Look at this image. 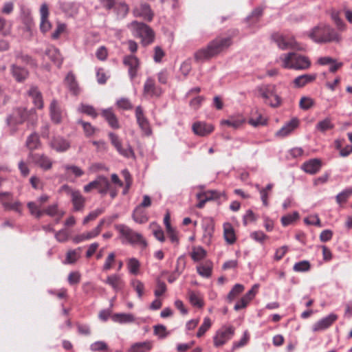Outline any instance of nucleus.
Here are the masks:
<instances>
[{
    "label": "nucleus",
    "mask_w": 352,
    "mask_h": 352,
    "mask_svg": "<svg viewBox=\"0 0 352 352\" xmlns=\"http://www.w3.org/2000/svg\"><path fill=\"white\" fill-rule=\"evenodd\" d=\"M232 44V40L230 36H217L210 41L206 47L195 52V60L197 63L208 60L226 50Z\"/></svg>",
    "instance_id": "1"
},
{
    "label": "nucleus",
    "mask_w": 352,
    "mask_h": 352,
    "mask_svg": "<svg viewBox=\"0 0 352 352\" xmlns=\"http://www.w3.org/2000/svg\"><path fill=\"white\" fill-rule=\"evenodd\" d=\"M335 127L330 117H327L319 121L316 125V129L322 133H326L329 130H331Z\"/></svg>",
    "instance_id": "32"
},
{
    "label": "nucleus",
    "mask_w": 352,
    "mask_h": 352,
    "mask_svg": "<svg viewBox=\"0 0 352 352\" xmlns=\"http://www.w3.org/2000/svg\"><path fill=\"white\" fill-rule=\"evenodd\" d=\"M256 116H254L253 113L250 118L248 120V123L254 127L258 126H263L267 124V120L265 119L261 113H258L257 111H255Z\"/></svg>",
    "instance_id": "40"
},
{
    "label": "nucleus",
    "mask_w": 352,
    "mask_h": 352,
    "mask_svg": "<svg viewBox=\"0 0 352 352\" xmlns=\"http://www.w3.org/2000/svg\"><path fill=\"white\" fill-rule=\"evenodd\" d=\"M28 208L32 215L34 216L37 219H40L44 214L43 210H41V205L36 204L35 202H28Z\"/></svg>",
    "instance_id": "45"
},
{
    "label": "nucleus",
    "mask_w": 352,
    "mask_h": 352,
    "mask_svg": "<svg viewBox=\"0 0 352 352\" xmlns=\"http://www.w3.org/2000/svg\"><path fill=\"white\" fill-rule=\"evenodd\" d=\"M206 256V251L201 247H195L192 249L190 256L194 261H199Z\"/></svg>",
    "instance_id": "46"
},
{
    "label": "nucleus",
    "mask_w": 352,
    "mask_h": 352,
    "mask_svg": "<svg viewBox=\"0 0 352 352\" xmlns=\"http://www.w3.org/2000/svg\"><path fill=\"white\" fill-rule=\"evenodd\" d=\"M280 58L283 61V67L284 68L298 70L307 69L311 65V62L307 57L294 52L283 54Z\"/></svg>",
    "instance_id": "4"
},
{
    "label": "nucleus",
    "mask_w": 352,
    "mask_h": 352,
    "mask_svg": "<svg viewBox=\"0 0 352 352\" xmlns=\"http://www.w3.org/2000/svg\"><path fill=\"white\" fill-rule=\"evenodd\" d=\"M212 265L210 263H206L197 267L198 274L204 277L209 278L212 274Z\"/></svg>",
    "instance_id": "44"
},
{
    "label": "nucleus",
    "mask_w": 352,
    "mask_h": 352,
    "mask_svg": "<svg viewBox=\"0 0 352 352\" xmlns=\"http://www.w3.org/2000/svg\"><path fill=\"white\" fill-rule=\"evenodd\" d=\"M28 159L31 162L44 170H50L52 166L51 159L43 153H33L30 152L28 155Z\"/></svg>",
    "instance_id": "10"
},
{
    "label": "nucleus",
    "mask_w": 352,
    "mask_h": 352,
    "mask_svg": "<svg viewBox=\"0 0 352 352\" xmlns=\"http://www.w3.org/2000/svg\"><path fill=\"white\" fill-rule=\"evenodd\" d=\"M258 96L264 102L272 107H278L281 103V98L276 94V87L273 84H263L256 87Z\"/></svg>",
    "instance_id": "5"
},
{
    "label": "nucleus",
    "mask_w": 352,
    "mask_h": 352,
    "mask_svg": "<svg viewBox=\"0 0 352 352\" xmlns=\"http://www.w3.org/2000/svg\"><path fill=\"white\" fill-rule=\"evenodd\" d=\"M45 54L58 66L63 62V58L58 49L54 46L50 47L45 52Z\"/></svg>",
    "instance_id": "31"
},
{
    "label": "nucleus",
    "mask_w": 352,
    "mask_h": 352,
    "mask_svg": "<svg viewBox=\"0 0 352 352\" xmlns=\"http://www.w3.org/2000/svg\"><path fill=\"white\" fill-rule=\"evenodd\" d=\"M135 118L137 122L144 135L149 136L152 134V129L148 119L144 114L143 109L140 106L135 109Z\"/></svg>",
    "instance_id": "12"
},
{
    "label": "nucleus",
    "mask_w": 352,
    "mask_h": 352,
    "mask_svg": "<svg viewBox=\"0 0 352 352\" xmlns=\"http://www.w3.org/2000/svg\"><path fill=\"white\" fill-rule=\"evenodd\" d=\"M338 319V316L335 314H330L327 316L322 318L316 322L313 327V331H320L329 328Z\"/></svg>",
    "instance_id": "17"
},
{
    "label": "nucleus",
    "mask_w": 352,
    "mask_h": 352,
    "mask_svg": "<svg viewBox=\"0 0 352 352\" xmlns=\"http://www.w3.org/2000/svg\"><path fill=\"white\" fill-rule=\"evenodd\" d=\"M104 283L109 285L115 292H118L124 287V282L118 274L108 276Z\"/></svg>",
    "instance_id": "19"
},
{
    "label": "nucleus",
    "mask_w": 352,
    "mask_h": 352,
    "mask_svg": "<svg viewBox=\"0 0 352 352\" xmlns=\"http://www.w3.org/2000/svg\"><path fill=\"white\" fill-rule=\"evenodd\" d=\"M151 347L152 344L150 341L136 342L131 345L128 352H147L151 350Z\"/></svg>",
    "instance_id": "35"
},
{
    "label": "nucleus",
    "mask_w": 352,
    "mask_h": 352,
    "mask_svg": "<svg viewBox=\"0 0 352 352\" xmlns=\"http://www.w3.org/2000/svg\"><path fill=\"white\" fill-rule=\"evenodd\" d=\"M202 196H206L209 201L220 199L221 197H225L224 192H221L216 190H211L204 192L203 193L197 194V197L200 199Z\"/></svg>",
    "instance_id": "43"
},
{
    "label": "nucleus",
    "mask_w": 352,
    "mask_h": 352,
    "mask_svg": "<svg viewBox=\"0 0 352 352\" xmlns=\"http://www.w3.org/2000/svg\"><path fill=\"white\" fill-rule=\"evenodd\" d=\"M44 214H46L50 217H54L57 214H60L62 217L64 214V212H59L58 205L56 204L47 206L43 210Z\"/></svg>",
    "instance_id": "57"
},
{
    "label": "nucleus",
    "mask_w": 352,
    "mask_h": 352,
    "mask_svg": "<svg viewBox=\"0 0 352 352\" xmlns=\"http://www.w3.org/2000/svg\"><path fill=\"white\" fill-rule=\"evenodd\" d=\"M116 263V254L114 252H110L105 258L104 263L102 267L103 272H107L111 270Z\"/></svg>",
    "instance_id": "51"
},
{
    "label": "nucleus",
    "mask_w": 352,
    "mask_h": 352,
    "mask_svg": "<svg viewBox=\"0 0 352 352\" xmlns=\"http://www.w3.org/2000/svg\"><path fill=\"white\" fill-rule=\"evenodd\" d=\"M10 193L8 192H0V201H1L2 205L6 210H13L19 213L20 215L22 214V204L19 201H14V203H10L2 201V197L4 196H9Z\"/></svg>",
    "instance_id": "26"
},
{
    "label": "nucleus",
    "mask_w": 352,
    "mask_h": 352,
    "mask_svg": "<svg viewBox=\"0 0 352 352\" xmlns=\"http://www.w3.org/2000/svg\"><path fill=\"white\" fill-rule=\"evenodd\" d=\"M131 285L136 292L138 298L141 299L144 295V283L140 280L134 279L131 280Z\"/></svg>",
    "instance_id": "50"
},
{
    "label": "nucleus",
    "mask_w": 352,
    "mask_h": 352,
    "mask_svg": "<svg viewBox=\"0 0 352 352\" xmlns=\"http://www.w3.org/2000/svg\"><path fill=\"white\" fill-rule=\"evenodd\" d=\"M272 38L281 50L294 49L297 50H304L303 47L298 46V43L293 38H288L279 34H273Z\"/></svg>",
    "instance_id": "11"
},
{
    "label": "nucleus",
    "mask_w": 352,
    "mask_h": 352,
    "mask_svg": "<svg viewBox=\"0 0 352 352\" xmlns=\"http://www.w3.org/2000/svg\"><path fill=\"white\" fill-rule=\"evenodd\" d=\"M90 349L92 351H107L108 346L103 341H97L91 344Z\"/></svg>",
    "instance_id": "63"
},
{
    "label": "nucleus",
    "mask_w": 352,
    "mask_h": 352,
    "mask_svg": "<svg viewBox=\"0 0 352 352\" xmlns=\"http://www.w3.org/2000/svg\"><path fill=\"white\" fill-rule=\"evenodd\" d=\"M50 111L52 120L54 123H60L62 120V112L56 100H53L52 101L50 107Z\"/></svg>",
    "instance_id": "28"
},
{
    "label": "nucleus",
    "mask_w": 352,
    "mask_h": 352,
    "mask_svg": "<svg viewBox=\"0 0 352 352\" xmlns=\"http://www.w3.org/2000/svg\"><path fill=\"white\" fill-rule=\"evenodd\" d=\"M244 290V286L241 284H236L228 294V300L229 302L232 301L238 295Z\"/></svg>",
    "instance_id": "54"
},
{
    "label": "nucleus",
    "mask_w": 352,
    "mask_h": 352,
    "mask_svg": "<svg viewBox=\"0 0 352 352\" xmlns=\"http://www.w3.org/2000/svg\"><path fill=\"white\" fill-rule=\"evenodd\" d=\"M26 146L31 151L37 149L41 146V142L39 140L38 135L36 133H33L30 135L25 142Z\"/></svg>",
    "instance_id": "38"
},
{
    "label": "nucleus",
    "mask_w": 352,
    "mask_h": 352,
    "mask_svg": "<svg viewBox=\"0 0 352 352\" xmlns=\"http://www.w3.org/2000/svg\"><path fill=\"white\" fill-rule=\"evenodd\" d=\"M133 12L136 16H142L145 20L151 21L153 17V12L148 4L141 3L139 7H136L133 10Z\"/></svg>",
    "instance_id": "23"
},
{
    "label": "nucleus",
    "mask_w": 352,
    "mask_h": 352,
    "mask_svg": "<svg viewBox=\"0 0 352 352\" xmlns=\"http://www.w3.org/2000/svg\"><path fill=\"white\" fill-rule=\"evenodd\" d=\"M127 267L131 274L136 275L139 272L140 263L138 259L131 258L128 261Z\"/></svg>",
    "instance_id": "53"
},
{
    "label": "nucleus",
    "mask_w": 352,
    "mask_h": 352,
    "mask_svg": "<svg viewBox=\"0 0 352 352\" xmlns=\"http://www.w3.org/2000/svg\"><path fill=\"white\" fill-rule=\"evenodd\" d=\"M78 111L82 113H85L93 118H96L98 116V113L93 106L89 104H81Z\"/></svg>",
    "instance_id": "48"
},
{
    "label": "nucleus",
    "mask_w": 352,
    "mask_h": 352,
    "mask_svg": "<svg viewBox=\"0 0 352 352\" xmlns=\"http://www.w3.org/2000/svg\"><path fill=\"white\" fill-rule=\"evenodd\" d=\"M223 236L225 241L230 245H232L236 241V235L233 226L230 223H225L223 224Z\"/></svg>",
    "instance_id": "29"
},
{
    "label": "nucleus",
    "mask_w": 352,
    "mask_h": 352,
    "mask_svg": "<svg viewBox=\"0 0 352 352\" xmlns=\"http://www.w3.org/2000/svg\"><path fill=\"white\" fill-rule=\"evenodd\" d=\"M310 263L307 261H302L295 263L294 265V270L295 272H307L310 269Z\"/></svg>",
    "instance_id": "58"
},
{
    "label": "nucleus",
    "mask_w": 352,
    "mask_h": 352,
    "mask_svg": "<svg viewBox=\"0 0 352 352\" xmlns=\"http://www.w3.org/2000/svg\"><path fill=\"white\" fill-rule=\"evenodd\" d=\"M103 212V210L100 208H98L94 211H91L87 216H86L83 221L82 223L84 225L87 224L90 221H93L96 219L100 214Z\"/></svg>",
    "instance_id": "62"
},
{
    "label": "nucleus",
    "mask_w": 352,
    "mask_h": 352,
    "mask_svg": "<svg viewBox=\"0 0 352 352\" xmlns=\"http://www.w3.org/2000/svg\"><path fill=\"white\" fill-rule=\"evenodd\" d=\"M26 118V112L22 109H14L12 114L6 118V123L8 126H15L22 124Z\"/></svg>",
    "instance_id": "14"
},
{
    "label": "nucleus",
    "mask_w": 352,
    "mask_h": 352,
    "mask_svg": "<svg viewBox=\"0 0 352 352\" xmlns=\"http://www.w3.org/2000/svg\"><path fill=\"white\" fill-rule=\"evenodd\" d=\"M234 333V329L232 327H222L213 337L214 346L217 348L222 346L232 338Z\"/></svg>",
    "instance_id": "8"
},
{
    "label": "nucleus",
    "mask_w": 352,
    "mask_h": 352,
    "mask_svg": "<svg viewBox=\"0 0 352 352\" xmlns=\"http://www.w3.org/2000/svg\"><path fill=\"white\" fill-rule=\"evenodd\" d=\"M299 121L297 118H293L287 122L280 130L276 133V136L284 138L289 135L298 126Z\"/></svg>",
    "instance_id": "21"
},
{
    "label": "nucleus",
    "mask_w": 352,
    "mask_h": 352,
    "mask_svg": "<svg viewBox=\"0 0 352 352\" xmlns=\"http://www.w3.org/2000/svg\"><path fill=\"white\" fill-rule=\"evenodd\" d=\"M85 192H89L92 189H98V192L105 195L110 190V182L104 176H98L95 180L89 182L83 188Z\"/></svg>",
    "instance_id": "7"
},
{
    "label": "nucleus",
    "mask_w": 352,
    "mask_h": 352,
    "mask_svg": "<svg viewBox=\"0 0 352 352\" xmlns=\"http://www.w3.org/2000/svg\"><path fill=\"white\" fill-rule=\"evenodd\" d=\"M123 64L128 67L129 75L133 80L140 68V60L135 56L127 55L123 58Z\"/></svg>",
    "instance_id": "13"
},
{
    "label": "nucleus",
    "mask_w": 352,
    "mask_h": 352,
    "mask_svg": "<svg viewBox=\"0 0 352 352\" xmlns=\"http://www.w3.org/2000/svg\"><path fill=\"white\" fill-rule=\"evenodd\" d=\"M352 195V186L344 189L336 197V201L338 204L345 203L349 197Z\"/></svg>",
    "instance_id": "49"
},
{
    "label": "nucleus",
    "mask_w": 352,
    "mask_h": 352,
    "mask_svg": "<svg viewBox=\"0 0 352 352\" xmlns=\"http://www.w3.org/2000/svg\"><path fill=\"white\" fill-rule=\"evenodd\" d=\"M29 95L32 97L35 106L38 109H42L43 102L41 92L38 90L37 87H32L28 91Z\"/></svg>",
    "instance_id": "36"
},
{
    "label": "nucleus",
    "mask_w": 352,
    "mask_h": 352,
    "mask_svg": "<svg viewBox=\"0 0 352 352\" xmlns=\"http://www.w3.org/2000/svg\"><path fill=\"white\" fill-rule=\"evenodd\" d=\"M188 299L192 306L202 307L204 305L202 298L199 292L189 290Z\"/></svg>",
    "instance_id": "39"
},
{
    "label": "nucleus",
    "mask_w": 352,
    "mask_h": 352,
    "mask_svg": "<svg viewBox=\"0 0 352 352\" xmlns=\"http://www.w3.org/2000/svg\"><path fill=\"white\" fill-rule=\"evenodd\" d=\"M133 219L138 223L142 224L148 221V217L144 208L137 206L132 214Z\"/></svg>",
    "instance_id": "33"
},
{
    "label": "nucleus",
    "mask_w": 352,
    "mask_h": 352,
    "mask_svg": "<svg viewBox=\"0 0 352 352\" xmlns=\"http://www.w3.org/2000/svg\"><path fill=\"white\" fill-rule=\"evenodd\" d=\"M101 114L111 128L114 129L120 128L118 120L112 109H102Z\"/></svg>",
    "instance_id": "24"
},
{
    "label": "nucleus",
    "mask_w": 352,
    "mask_h": 352,
    "mask_svg": "<svg viewBox=\"0 0 352 352\" xmlns=\"http://www.w3.org/2000/svg\"><path fill=\"white\" fill-rule=\"evenodd\" d=\"M299 217L298 212H294L292 214H287L281 218V223L283 226H287L295 221Z\"/></svg>",
    "instance_id": "59"
},
{
    "label": "nucleus",
    "mask_w": 352,
    "mask_h": 352,
    "mask_svg": "<svg viewBox=\"0 0 352 352\" xmlns=\"http://www.w3.org/2000/svg\"><path fill=\"white\" fill-rule=\"evenodd\" d=\"M204 232L203 237L206 242L209 243L214 232V225L211 220L209 219L206 221L205 223L204 224Z\"/></svg>",
    "instance_id": "41"
},
{
    "label": "nucleus",
    "mask_w": 352,
    "mask_h": 352,
    "mask_svg": "<svg viewBox=\"0 0 352 352\" xmlns=\"http://www.w3.org/2000/svg\"><path fill=\"white\" fill-rule=\"evenodd\" d=\"M10 71L12 77L19 82H23L29 76L26 69L15 64L10 66Z\"/></svg>",
    "instance_id": "22"
},
{
    "label": "nucleus",
    "mask_w": 352,
    "mask_h": 352,
    "mask_svg": "<svg viewBox=\"0 0 352 352\" xmlns=\"http://www.w3.org/2000/svg\"><path fill=\"white\" fill-rule=\"evenodd\" d=\"M212 324L211 320L208 317H206L204 319L202 324L199 327L197 333V336L200 338L203 336L205 333L210 328Z\"/></svg>",
    "instance_id": "55"
},
{
    "label": "nucleus",
    "mask_w": 352,
    "mask_h": 352,
    "mask_svg": "<svg viewBox=\"0 0 352 352\" xmlns=\"http://www.w3.org/2000/svg\"><path fill=\"white\" fill-rule=\"evenodd\" d=\"M79 254L76 250H69L67 253L65 263L73 264L79 258Z\"/></svg>",
    "instance_id": "60"
},
{
    "label": "nucleus",
    "mask_w": 352,
    "mask_h": 352,
    "mask_svg": "<svg viewBox=\"0 0 352 352\" xmlns=\"http://www.w3.org/2000/svg\"><path fill=\"white\" fill-rule=\"evenodd\" d=\"M65 83L74 94L76 95L78 94V86L73 74L69 73L67 75L65 78Z\"/></svg>",
    "instance_id": "42"
},
{
    "label": "nucleus",
    "mask_w": 352,
    "mask_h": 352,
    "mask_svg": "<svg viewBox=\"0 0 352 352\" xmlns=\"http://www.w3.org/2000/svg\"><path fill=\"white\" fill-rule=\"evenodd\" d=\"M65 170L66 175H74L76 177H80L84 175V170L79 166L72 164H65L62 166Z\"/></svg>",
    "instance_id": "37"
},
{
    "label": "nucleus",
    "mask_w": 352,
    "mask_h": 352,
    "mask_svg": "<svg viewBox=\"0 0 352 352\" xmlns=\"http://www.w3.org/2000/svg\"><path fill=\"white\" fill-rule=\"evenodd\" d=\"M315 104V101L313 98L307 96H303L300 98L299 102V107L302 110H308L313 107Z\"/></svg>",
    "instance_id": "52"
},
{
    "label": "nucleus",
    "mask_w": 352,
    "mask_h": 352,
    "mask_svg": "<svg viewBox=\"0 0 352 352\" xmlns=\"http://www.w3.org/2000/svg\"><path fill=\"white\" fill-rule=\"evenodd\" d=\"M192 131L199 136H207L214 131V126L211 124L198 121L192 126Z\"/></svg>",
    "instance_id": "16"
},
{
    "label": "nucleus",
    "mask_w": 352,
    "mask_h": 352,
    "mask_svg": "<svg viewBox=\"0 0 352 352\" xmlns=\"http://www.w3.org/2000/svg\"><path fill=\"white\" fill-rule=\"evenodd\" d=\"M109 137L111 140V143L116 148L120 155L126 158L135 157L133 148L129 144H128L126 148H122V142L116 134L113 133H109Z\"/></svg>",
    "instance_id": "9"
},
{
    "label": "nucleus",
    "mask_w": 352,
    "mask_h": 352,
    "mask_svg": "<svg viewBox=\"0 0 352 352\" xmlns=\"http://www.w3.org/2000/svg\"><path fill=\"white\" fill-rule=\"evenodd\" d=\"M309 37L317 43H327L340 41V35L328 25H321L314 28Z\"/></svg>",
    "instance_id": "3"
},
{
    "label": "nucleus",
    "mask_w": 352,
    "mask_h": 352,
    "mask_svg": "<svg viewBox=\"0 0 352 352\" xmlns=\"http://www.w3.org/2000/svg\"><path fill=\"white\" fill-rule=\"evenodd\" d=\"M304 222L307 225H314L321 227V223L318 214L310 215L304 219Z\"/></svg>",
    "instance_id": "61"
},
{
    "label": "nucleus",
    "mask_w": 352,
    "mask_h": 352,
    "mask_svg": "<svg viewBox=\"0 0 352 352\" xmlns=\"http://www.w3.org/2000/svg\"><path fill=\"white\" fill-rule=\"evenodd\" d=\"M111 319L115 322L118 323H131L135 321V317L131 314L118 313L114 314Z\"/></svg>",
    "instance_id": "34"
},
{
    "label": "nucleus",
    "mask_w": 352,
    "mask_h": 352,
    "mask_svg": "<svg viewBox=\"0 0 352 352\" xmlns=\"http://www.w3.org/2000/svg\"><path fill=\"white\" fill-rule=\"evenodd\" d=\"M130 26L133 30V35L142 39L143 45H147L153 42L155 34L149 26L137 21L132 22Z\"/></svg>",
    "instance_id": "6"
},
{
    "label": "nucleus",
    "mask_w": 352,
    "mask_h": 352,
    "mask_svg": "<svg viewBox=\"0 0 352 352\" xmlns=\"http://www.w3.org/2000/svg\"><path fill=\"white\" fill-rule=\"evenodd\" d=\"M316 78V74H303L296 77L294 80V84L296 87H302L307 84L314 81Z\"/></svg>",
    "instance_id": "30"
},
{
    "label": "nucleus",
    "mask_w": 352,
    "mask_h": 352,
    "mask_svg": "<svg viewBox=\"0 0 352 352\" xmlns=\"http://www.w3.org/2000/svg\"><path fill=\"white\" fill-rule=\"evenodd\" d=\"M143 92L151 97H159L162 94V89L155 85L154 79L148 78L144 82Z\"/></svg>",
    "instance_id": "18"
},
{
    "label": "nucleus",
    "mask_w": 352,
    "mask_h": 352,
    "mask_svg": "<svg viewBox=\"0 0 352 352\" xmlns=\"http://www.w3.org/2000/svg\"><path fill=\"white\" fill-rule=\"evenodd\" d=\"M321 166V160L315 158L304 162L302 165V169L307 173L314 175L320 170Z\"/></svg>",
    "instance_id": "20"
},
{
    "label": "nucleus",
    "mask_w": 352,
    "mask_h": 352,
    "mask_svg": "<svg viewBox=\"0 0 352 352\" xmlns=\"http://www.w3.org/2000/svg\"><path fill=\"white\" fill-rule=\"evenodd\" d=\"M49 8L46 3L41 4L40 8L41 23L40 30L42 32L45 33L52 28V23L49 21Z\"/></svg>",
    "instance_id": "15"
},
{
    "label": "nucleus",
    "mask_w": 352,
    "mask_h": 352,
    "mask_svg": "<svg viewBox=\"0 0 352 352\" xmlns=\"http://www.w3.org/2000/svg\"><path fill=\"white\" fill-rule=\"evenodd\" d=\"M71 200L74 211H81L84 209L85 198L81 195L79 190L72 192Z\"/></svg>",
    "instance_id": "25"
},
{
    "label": "nucleus",
    "mask_w": 352,
    "mask_h": 352,
    "mask_svg": "<svg viewBox=\"0 0 352 352\" xmlns=\"http://www.w3.org/2000/svg\"><path fill=\"white\" fill-rule=\"evenodd\" d=\"M115 229L118 232V238L123 244L129 243L132 245H138L143 248L147 246V242L143 236L125 224H117L115 225Z\"/></svg>",
    "instance_id": "2"
},
{
    "label": "nucleus",
    "mask_w": 352,
    "mask_h": 352,
    "mask_svg": "<svg viewBox=\"0 0 352 352\" xmlns=\"http://www.w3.org/2000/svg\"><path fill=\"white\" fill-rule=\"evenodd\" d=\"M50 146L52 148L58 152L67 151L70 147L69 142L62 137H54L51 142Z\"/></svg>",
    "instance_id": "27"
},
{
    "label": "nucleus",
    "mask_w": 352,
    "mask_h": 352,
    "mask_svg": "<svg viewBox=\"0 0 352 352\" xmlns=\"http://www.w3.org/2000/svg\"><path fill=\"white\" fill-rule=\"evenodd\" d=\"M245 122V119H235L230 118L228 120H223L221 121V125H227L230 127H232L234 129H239L244 122Z\"/></svg>",
    "instance_id": "47"
},
{
    "label": "nucleus",
    "mask_w": 352,
    "mask_h": 352,
    "mask_svg": "<svg viewBox=\"0 0 352 352\" xmlns=\"http://www.w3.org/2000/svg\"><path fill=\"white\" fill-rule=\"evenodd\" d=\"M77 122L82 125L86 136L90 137L94 134L96 129L89 122H84L82 120H78Z\"/></svg>",
    "instance_id": "56"
},
{
    "label": "nucleus",
    "mask_w": 352,
    "mask_h": 352,
    "mask_svg": "<svg viewBox=\"0 0 352 352\" xmlns=\"http://www.w3.org/2000/svg\"><path fill=\"white\" fill-rule=\"evenodd\" d=\"M154 333L160 338H164L168 336L166 328L163 324H158L154 327Z\"/></svg>",
    "instance_id": "64"
}]
</instances>
